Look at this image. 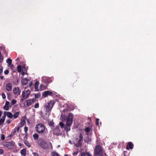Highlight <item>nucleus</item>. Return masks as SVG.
I'll list each match as a JSON object with an SVG mask.
<instances>
[{
	"label": "nucleus",
	"instance_id": "f257e3e1",
	"mask_svg": "<svg viewBox=\"0 0 156 156\" xmlns=\"http://www.w3.org/2000/svg\"><path fill=\"white\" fill-rule=\"evenodd\" d=\"M37 143L39 146L44 149H47L49 147V146L46 140L42 138H40L37 140Z\"/></svg>",
	"mask_w": 156,
	"mask_h": 156
},
{
	"label": "nucleus",
	"instance_id": "f03ea898",
	"mask_svg": "<svg viewBox=\"0 0 156 156\" xmlns=\"http://www.w3.org/2000/svg\"><path fill=\"white\" fill-rule=\"evenodd\" d=\"M55 103L53 100H51L46 103L44 105V108L45 109V111L47 112H50Z\"/></svg>",
	"mask_w": 156,
	"mask_h": 156
},
{
	"label": "nucleus",
	"instance_id": "7ed1b4c3",
	"mask_svg": "<svg viewBox=\"0 0 156 156\" xmlns=\"http://www.w3.org/2000/svg\"><path fill=\"white\" fill-rule=\"evenodd\" d=\"M94 156H102L103 152L101 147L100 145H97L95 147Z\"/></svg>",
	"mask_w": 156,
	"mask_h": 156
},
{
	"label": "nucleus",
	"instance_id": "20e7f679",
	"mask_svg": "<svg viewBox=\"0 0 156 156\" xmlns=\"http://www.w3.org/2000/svg\"><path fill=\"white\" fill-rule=\"evenodd\" d=\"M35 129L36 131L39 133H42L45 131V126L43 124L39 123L36 125Z\"/></svg>",
	"mask_w": 156,
	"mask_h": 156
},
{
	"label": "nucleus",
	"instance_id": "39448f33",
	"mask_svg": "<svg viewBox=\"0 0 156 156\" xmlns=\"http://www.w3.org/2000/svg\"><path fill=\"white\" fill-rule=\"evenodd\" d=\"M73 115L72 113H70L67 118L66 120V125L67 126H71L73 122Z\"/></svg>",
	"mask_w": 156,
	"mask_h": 156
},
{
	"label": "nucleus",
	"instance_id": "423d86ee",
	"mask_svg": "<svg viewBox=\"0 0 156 156\" xmlns=\"http://www.w3.org/2000/svg\"><path fill=\"white\" fill-rule=\"evenodd\" d=\"M30 93V91L29 90H24L22 94V98L20 100V102H22L25 99L27 98Z\"/></svg>",
	"mask_w": 156,
	"mask_h": 156
},
{
	"label": "nucleus",
	"instance_id": "0eeeda50",
	"mask_svg": "<svg viewBox=\"0 0 156 156\" xmlns=\"http://www.w3.org/2000/svg\"><path fill=\"white\" fill-rule=\"evenodd\" d=\"M79 138V139L77 138H76V140L77 143L75 145V146L78 147H81L82 144L81 142L83 140V136L81 133H80V134Z\"/></svg>",
	"mask_w": 156,
	"mask_h": 156
},
{
	"label": "nucleus",
	"instance_id": "6e6552de",
	"mask_svg": "<svg viewBox=\"0 0 156 156\" xmlns=\"http://www.w3.org/2000/svg\"><path fill=\"white\" fill-rule=\"evenodd\" d=\"M53 134L54 135H56L57 136L61 135V130L59 127H56L53 130Z\"/></svg>",
	"mask_w": 156,
	"mask_h": 156
},
{
	"label": "nucleus",
	"instance_id": "1a4fd4ad",
	"mask_svg": "<svg viewBox=\"0 0 156 156\" xmlns=\"http://www.w3.org/2000/svg\"><path fill=\"white\" fill-rule=\"evenodd\" d=\"M20 126H18L17 128L15 127L14 129L12 130L11 134L9 135V137H12L14 136L16 132L18 133L20 129Z\"/></svg>",
	"mask_w": 156,
	"mask_h": 156
},
{
	"label": "nucleus",
	"instance_id": "9d476101",
	"mask_svg": "<svg viewBox=\"0 0 156 156\" xmlns=\"http://www.w3.org/2000/svg\"><path fill=\"white\" fill-rule=\"evenodd\" d=\"M13 91L15 95H19L20 94L21 90H20L19 88L17 87H14L13 89Z\"/></svg>",
	"mask_w": 156,
	"mask_h": 156
},
{
	"label": "nucleus",
	"instance_id": "9b49d317",
	"mask_svg": "<svg viewBox=\"0 0 156 156\" xmlns=\"http://www.w3.org/2000/svg\"><path fill=\"white\" fill-rule=\"evenodd\" d=\"M42 81L46 84H49L51 82V78L44 77L42 78Z\"/></svg>",
	"mask_w": 156,
	"mask_h": 156
},
{
	"label": "nucleus",
	"instance_id": "f8f14e48",
	"mask_svg": "<svg viewBox=\"0 0 156 156\" xmlns=\"http://www.w3.org/2000/svg\"><path fill=\"white\" fill-rule=\"evenodd\" d=\"M52 93L50 91H45L42 93V96L45 98L47 97L48 95L52 96Z\"/></svg>",
	"mask_w": 156,
	"mask_h": 156
},
{
	"label": "nucleus",
	"instance_id": "ddd939ff",
	"mask_svg": "<svg viewBox=\"0 0 156 156\" xmlns=\"http://www.w3.org/2000/svg\"><path fill=\"white\" fill-rule=\"evenodd\" d=\"M134 146L133 144L131 142H129L126 145V149L129 150L130 149H133Z\"/></svg>",
	"mask_w": 156,
	"mask_h": 156
},
{
	"label": "nucleus",
	"instance_id": "4468645a",
	"mask_svg": "<svg viewBox=\"0 0 156 156\" xmlns=\"http://www.w3.org/2000/svg\"><path fill=\"white\" fill-rule=\"evenodd\" d=\"M26 118V116H23L21 118L20 121V124L21 127L23 126L24 123H25Z\"/></svg>",
	"mask_w": 156,
	"mask_h": 156
},
{
	"label": "nucleus",
	"instance_id": "2eb2a0df",
	"mask_svg": "<svg viewBox=\"0 0 156 156\" xmlns=\"http://www.w3.org/2000/svg\"><path fill=\"white\" fill-rule=\"evenodd\" d=\"M12 88V86L11 83H9L7 84L6 86V89L7 91H11Z\"/></svg>",
	"mask_w": 156,
	"mask_h": 156
},
{
	"label": "nucleus",
	"instance_id": "dca6fc26",
	"mask_svg": "<svg viewBox=\"0 0 156 156\" xmlns=\"http://www.w3.org/2000/svg\"><path fill=\"white\" fill-rule=\"evenodd\" d=\"M9 104L8 101H6L5 102V105L3 107V109L6 111L8 110L9 106Z\"/></svg>",
	"mask_w": 156,
	"mask_h": 156
},
{
	"label": "nucleus",
	"instance_id": "f3484780",
	"mask_svg": "<svg viewBox=\"0 0 156 156\" xmlns=\"http://www.w3.org/2000/svg\"><path fill=\"white\" fill-rule=\"evenodd\" d=\"M5 117L6 114L5 113L4 114V115L2 117V118L0 119V126L2 125L4 122Z\"/></svg>",
	"mask_w": 156,
	"mask_h": 156
},
{
	"label": "nucleus",
	"instance_id": "a211bd4d",
	"mask_svg": "<svg viewBox=\"0 0 156 156\" xmlns=\"http://www.w3.org/2000/svg\"><path fill=\"white\" fill-rule=\"evenodd\" d=\"M28 82V80L27 78H23L21 80L22 83L23 85H26Z\"/></svg>",
	"mask_w": 156,
	"mask_h": 156
},
{
	"label": "nucleus",
	"instance_id": "6ab92c4d",
	"mask_svg": "<svg viewBox=\"0 0 156 156\" xmlns=\"http://www.w3.org/2000/svg\"><path fill=\"white\" fill-rule=\"evenodd\" d=\"M5 113H7V115L8 116V117L10 118H12L13 115L11 112H5L4 114L5 113Z\"/></svg>",
	"mask_w": 156,
	"mask_h": 156
},
{
	"label": "nucleus",
	"instance_id": "aec40b11",
	"mask_svg": "<svg viewBox=\"0 0 156 156\" xmlns=\"http://www.w3.org/2000/svg\"><path fill=\"white\" fill-rule=\"evenodd\" d=\"M21 154L23 156H26V150L25 149H23L20 151Z\"/></svg>",
	"mask_w": 156,
	"mask_h": 156
},
{
	"label": "nucleus",
	"instance_id": "412c9836",
	"mask_svg": "<svg viewBox=\"0 0 156 156\" xmlns=\"http://www.w3.org/2000/svg\"><path fill=\"white\" fill-rule=\"evenodd\" d=\"M39 84V82L38 81H37L35 83V89L36 91H38V86Z\"/></svg>",
	"mask_w": 156,
	"mask_h": 156
},
{
	"label": "nucleus",
	"instance_id": "4be33fe9",
	"mask_svg": "<svg viewBox=\"0 0 156 156\" xmlns=\"http://www.w3.org/2000/svg\"><path fill=\"white\" fill-rule=\"evenodd\" d=\"M26 101L27 103V107L33 104V103L31 101V99L27 100Z\"/></svg>",
	"mask_w": 156,
	"mask_h": 156
},
{
	"label": "nucleus",
	"instance_id": "5701e85b",
	"mask_svg": "<svg viewBox=\"0 0 156 156\" xmlns=\"http://www.w3.org/2000/svg\"><path fill=\"white\" fill-rule=\"evenodd\" d=\"M81 156H92V155L89 152H84L81 154Z\"/></svg>",
	"mask_w": 156,
	"mask_h": 156
},
{
	"label": "nucleus",
	"instance_id": "b1692460",
	"mask_svg": "<svg viewBox=\"0 0 156 156\" xmlns=\"http://www.w3.org/2000/svg\"><path fill=\"white\" fill-rule=\"evenodd\" d=\"M33 137L34 140H38L39 136L37 133H35L33 135Z\"/></svg>",
	"mask_w": 156,
	"mask_h": 156
},
{
	"label": "nucleus",
	"instance_id": "393cba45",
	"mask_svg": "<svg viewBox=\"0 0 156 156\" xmlns=\"http://www.w3.org/2000/svg\"><path fill=\"white\" fill-rule=\"evenodd\" d=\"M10 143L9 142H7L5 144V146L7 147L8 148H11V147L10 145Z\"/></svg>",
	"mask_w": 156,
	"mask_h": 156
},
{
	"label": "nucleus",
	"instance_id": "a878e982",
	"mask_svg": "<svg viewBox=\"0 0 156 156\" xmlns=\"http://www.w3.org/2000/svg\"><path fill=\"white\" fill-rule=\"evenodd\" d=\"M6 62L9 65H11L12 60L10 58H8L6 60Z\"/></svg>",
	"mask_w": 156,
	"mask_h": 156
},
{
	"label": "nucleus",
	"instance_id": "bb28decb",
	"mask_svg": "<svg viewBox=\"0 0 156 156\" xmlns=\"http://www.w3.org/2000/svg\"><path fill=\"white\" fill-rule=\"evenodd\" d=\"M24 143L27 147H31L30 144L28 141H25Z\"/></svg>",
	"mask_w": 156,
	"mask_h": 156
},
{
	"label": "nucleus",
	"instance_id": "cd10ccee",
	"mask_svg": "<svg viewBox=\"0 0 156 156\" xmlns=\"http://www.w3.org/2000/svg\"><path fill=\"white\" fill-rule=\"evenodd\" d=\"M19 113L18 112H16L13 115V117L14 119L16 118L18 116Z\"/></svg>",
	"mask_w": 156,
	"mask_h": 156
},
{
	"label": "nucleus",
	"instance_id": "c85d7f7f",
	"mask_svg": "<svg viewBox=\"0 0 156 156\" xmlns=\"http://www.w3.org/2000/svg\"><path fill=\"white\" fill-rule=\"evenodd\" d=\"M22 68L20 65H18L17 67V71L19 73H20L21 71Z\"/></svg>",
	"mask_w": 156,
	"mask_h": 156
},
{
	"label": "nucleus",
	"instance_id": "c756f323",
	"mask_svg": "<svg viewBox=\"0 0 156 156\" xmlns=\"http://www.w3.org/2000/svg\"><path fill=\"white\" fill-rule=\"evenodd\" d=\"M65 129L67 131H68L70 130V126H66L65 127Z\"/></svg>",
	"mask_w": 156,
	"mask_h": 156
},
{
	"label": "nucleus",
	"instance_id": "7c9ffc66",
	"mask_svg": "<svg viewBox=\"0 0 156 156\" xmlns=\"http://www.w3.org/2000/svg\"><path fill=\"white\" fill-rule=\"evenodd\" d=\"M48 125L50 126L54 127V122H48Z\"/></svg>",
	"mask_w": 156,
	"mask_h": 156
},
{
	"label": "nucleus",
	"instance_id": "2f4dec72",
	"mask_svg": "<svg viewBox=\"0 0 156 156\" xmlns=\"http://www.w3.org/2000/svg\"><path fill=\"white\" fill-rule=\"evenodd\" d=\"M90 130V128L89 127H87L85 129V131L86 132L89 133Z\"/></svg>",
	"mask_w": 156,
	"mask_h": 156
},
{
	"label": "nucleus",
	"instance_id": "473e14b6",
	"mask_svg": "<svg viewBox=\"0 0 156 156\" xmlns=\"http://www.w3.org/2000/svg\"><path fill=\"white\" fill-rule=\"evenodd\" d=\"M12 105H13L16 103V101L14 99H13L11 102Z\"/></svg>",
	"mask_w": 156,
	"mask_h": 156
},
{
	"label": "nucleus",
	"instance_id": "72a5a7b5",
	"mask_svg": "<svg viewBox=\"0 0 156 156\" xmlns=\"http://www.w3.org/2000/svg\"><path fill=\"white\" fill-rule=\"evenodd\" d=\"M35 98H39L41 97V94L40 93H38L35 94Z\"/></svg>",
	"mask_w": 156,
	"mask_h": 156
},
{
	"label": "nucleus",
	"instance_id": "f704fd0d",
	"mask_svg": "<svg viewBox=\"0 0 156 156\" xmlns=\"http://www.w3.org/2000/svg\"><path fill=\"white\" fill-rule=\"evenodd\" d=\"M59 125L62 128H63L64 127V124L62 122H60L59 123Z\"/></svg>",
	"mask_w": 156,
	"mask_h": 156
},
{
	"label": "nucleus",
	"instance_id": "c9c22d12",
	"mask_svg": "<svg viewBox=\"0 0 156 156\" xmlns=\"http://www.w3.org/2000/svg\"><path fill=\"white\" fill-rule=\"evenodd\" d=\"M9 142L10 143V144L11 146H14L15 144V143L13 141H11Z\"/></svg>",
	"mask_w": 156,
	"mask_h": 156
},
{
	"label": "nucleus",
	"instance_id": "e433bc0d",
	"mask_svg": "<svg viewBox=\"0 0 156 156\" xmlns=\"http://www.w3.org/2000/svg\"><path fill=\"white\" fill-rule=\"evenodd\" d=\"M1 139L2 140H3L5 139V136L3 134H2L1 136Z\"/></svg>",
	"mask_w": 156,
	"mask_h": 156
},
{
	"label": "nucleus",
	"instance_id": "4c0bfd02",
	"mask_svg": "<svg viewBox=\"0 0 156 156\" xmlns=\"http://www.w3.org/2000/svg\"><path fill=\"white\" fill-rule=\"evenodd\" d=\"M2 50L3 52L5 54L6 56H7L8 55V53L6 51V50H5V49L3 48Z\"/></svg>",
	"mask_w": 156,
	"mask_h": 156
},
{
	"label": "nucleus",
	"instance_id": "58836bf2",
	"mask_svg": "<svg viewBox=\"0 0 156 156\" xmlns=\"http://www.w3.org/2000/svg\"><path fill=\"white\" fill-rule=\"evenodd\" d=\"M28 128L26 126V127H24V131L26 134L27 133V132L28 131Z\"/></svg>",
	"mask_w": 156,
	"mask_h": 156
},
{
	"label": "nucleus",
	"instance_id": "ea45409f",
	"mask_svg": "<svg viewBox=\"0 0 156 156\" xmlns=\"http://www.w3.org/2000/svg\"><path fill=\"white\" fill-rule=\"evenodd\" d=\"M9 66H10V69L12 70H13L14 69V66L13 64H11V65H9Z\"/></svg>",
	"mask_w": 156,
	"mask_h": 156
},
{
	"label": "nucleus",
	"instance_id": "a19ab883",
	"mask_svg": "<svg viewBox=\"0 0 156 156\" xmlns=\"http://www.w3.org/2000/svg\"><path fill=\"white\" fill-rule=\"evenodd\" d=\"M99 120L98 119H96V125L97 126H98L99 125Z\"/></svg>",
	"mask_w": 156,
	"mask_h": 156
},
{
	"label": "nucleus",
	"instance_id": "79ce46f5",
	"mask_svg": "<svg viewBox=\"0 0 156 156\" xmlns=\"http://www.w3.org/2000/svg\"><path fill=\"white\" fill-rule=\"evenodd\" d=\"M53 156H60V155L57 153L53 152L52 153Z\"/></svg>",
	"mask_w": 156,
	"mask_h": 156
},
{
	"label": "nucleus",
	"instance_id": "37998d69",
	"mask_svg": "<svg viewBox=\"0 0 156 156\" xmlns=\"http://www.w3.org/2000/svg\"><path fill=\"white\" fill-rule=\"evenodd\" d=\"M124 155V156H129V154L126 151H124L123 152Z\"/></svg>",
	"mask_w": 156,
	"mask_h": 156
},
{
	"label": "nucleus",
	"instance_id": "c03bdc74",
	"mask_svg": "<svg viewBox=\"0 0 156 156\" xmlns=\"http://www.w3.org/2000/svg\"><path fill=\"white\" fill-rule=\"evenodd\" d=\"M2 98L3 99H5L6 98V96L5 94L4 93H2Z\"/></svg>",
	"mask_w": 156,
	"mask_h": 156
},
{
	"label": "nucleus",
	"instance_id": "a18cd8bd",
	"mask_svg": "<svg viewBox=\"0 0 156 156\" xmlns=\"http://www.w3.org/2000/svg\"><path fill=\"white\" fill-rule=\"evenodd\" d=\"M34 108H38L39 107V105L38 103L34 105Z\"/></svg>",
	"mask_w": 156,
	"mask_h": 156
},
{
	"label": "nucleus",
	"instance_id": "49530a36",
	"mask_svg": "<svg viewBox=\"0 0 156 156\" xmlns=\"http://www.w3.org/2000/svg\"><path fill=\"white\" fill-rule=\"evenodd\" d=\"M4 73L5 74L7 75L9 73V71L8 70H6L4 71Z\"/></svg>",
	"mask_w": 156,
	"mask_h": 156
},
{
	"label": "nucleus",
	"instance_id": "de8ad7c7",
	"mask_svg": "<svg viewBox=\"0 0 156 156\" xmlns=\"http://www.w3.org/2000/svg\"><path fill=\"white\" fill-rule=\"evenodd\" d=\"M7 97L8 98H11V95L10 93H7Z\"/></svg>",
	"mask_w": 156,
	"mask_h": 156
},
{
	"label": "nucleus",
	"instance_id": "09e8293b",
	"mask_svg": "<svg viewBox=\"0 0 156 156\" xmlns=\"http://www.w3.org/2000/svg\"><path fill=\"white\" fill-rule=\"evenodd\" d=\"M61 116V118L62 119V120H64L65 119V115H62V114Z\"/></svg>",
	"mask_w": 156,
	"mask_h": 156
},
{
	"label": "nucleus",
	"instance_id": "8fccbe9b",
	"mask_svg": "<svg viewBox=\"0 0 156 156\" xmlns=\"http://www.w3.org/2000/svg\"><path fill=\"white\" fill-rule=\"evenodd\" d=\"M3 67L2 66H0V74H1L2 72Z\"/></svg>",
	"mask_w": 156,
	"mask_h": 156
},
{
	"label": "nucleus",
	"instance_id": "3c124183",
	"mask_svg": "<svg viewBox=\"0 0 156 156\" xmlns=\"http://www.w3.org/2000/svg\"><path fill=\"white\" fill-rule=\"evenodd\" d=\"M32 85H33V83H32V82H30V83L29 85V87L30 88H31V87L32 86Z\"/></svg>",
	"mask_w": 156,
	"mask_h": 156
},
{
	"label": "nucleus",
	"instance_id": "603ef678",
	"mask_svg": "<svg viewBox=\"0 0 156 156\" xmlns=\"http://www.w3.org/2000/svg\"><path fill=\"white\" fill-rule=\"evenodd\" d=\"M4 152L3 150L2 149H0V154H2Z\"/></svg>",
	"mask_w": 156,
	"mask_h": 156
},
{
	"label": "nucleus",
	"instance_id": "864d4df0",
	"mask_svg": "<svg viewBox=\"0 0 156 156\" xmlns=\"http://www.w3.org/2000/svg\"><path fill=\"white\" fill-rule=\"evenodd\" d=\"M11 122V121L10 119H8L6 121V123H7L8 124H9Z\"/></svg>",
	"mask_w": 156,
	"mask_h": 156
},
{
	"label": "nucleus",
	"instance_id": "5fc2aeb1",
	"mask_svg": "<svg viewBox=\"0 0 156 156\" xmlns=\"http://www.w3.org/2000/svg\"><path fill=\"white\" fill-rule=\"evenodd\" d=\"M31 101L33 104L36 101V99L35 98H33L32 99H31Z\"/></svg>",
	"mask_w": 156,
	"mask_h": 156
},
{
	"label": "nucleus",
	"instance_id": "6e6d98bb",
	"mask_svg": "<svg viewBox=\"0 0 156 156\" xmlns=\"http://www.w3.org/2000/svg\"><path fill=\"white\" fill-rule=\"evenodd\" d=\"M33 154L35 156H38V155L37 153L34 152L33 153Z\"/></svg>",
	"mask_w": 156,
	"mask_h": 156
},
{
	"label": "nucleus",
	"instance_id": "4d7b16f0",
	"mask_svg": "<svg viewBox=\"0 0 156 156\" xmlns=\"http://www.w3.org/2000/svg\"><path fill=\"white\" fill-rule=\"evenodd\" d=\"M44 87V86L42 84L40 85V88H43Z\"/></svg>",
	"mask_w": 156,
	"mask_h": 156
},
{
	"label": "nucleus",
	"instance_id": "13d9d810",
	"mask_svg": "<svg viewBox=\"0 0 156 156\" xmlns=\"http://www.w3.org/2000/svg\"><path fill=\"white\" fill-rule=\"evenodd\" d=\"M1 52L0 51V62H1L2 60V58H1Z\"/></svg>",
	"mask_w": 156,
	"mask_h": 156
},
{
	"label": "nucleus",
	"instance_id": "bf43d9fd",
	"mask_svg": "<svg viewBox=\"0 0 156 156\" xmlns=\"http://www.w3.org/2000/svg\"><path fill=\"white\" fill-rule=\"evenodd\" d=\"M0 77L1 80H2L4 78V76H0Z\"/></svg>",
	"mask_w": 156,
	"mask_h": 156
},
{
	"label": "nucleus",
	"instance_id": "052dcab7",
	"mask_svg": "<svg viewBox=\"0 0 156 156\" xmlns=\"http://www.w3.org/2000/svg\"><path fill=\"white\" fill-rule=\"evenodd\" d=\"M18 145L20 147H21L22 145L20 143H19L18 144Z\"/></svg>",
	"mask_w": 156,
	"mask_h": 156
},
{
	"label": "nucleus",
	"instance_id": "680f3d73",
	"mask_svg": "<svg viewBox=\"0 0 156 156\" xmlns=\"http://www.w3.org/2000/svg\"><path fill=\"white\" fill-rule=\"evenodd\" d=\"M2 113V111H0V117H1Z\"/></svg>",
	"mask_w": 156,
	"mask_h": 156
},
{
	"label": "nucleus",
	"instance_id": "e2e57ef3",
	"mask_svg": "<svg viewBox=\"0 0 156 156\" xmlns=\"http://www.w3.org/2000/svg\"><path fill=\"white\" fill-rule=\"evenodd\" d=\"M49 143V144H50V145L51 146V147H52V144H51V142H50Z\"/></svg>",
	"mask_w": 156,
	"mask_h": 156
},
{
	"label": "nucleus",
	"instance_id": "0e129e2a",
	"mask_svg": "<svg viewBox=\"0 0 156 156\" xmlns=\"http://www.w3.org/2000/svg\"><path fill=\"white\" fill-rule=\"evenodd\" d=\"M27 87H28L27 86H26V87H25V88H24V90L26 89L27 88Z\"/></svg>",
	"mask_w": 156,
	"mask_h": 156
},
{
	"label": "nucleus",
	"instance_id": "69168bd1",
	"mask_svg": "<svg viewBox=\"0 0 156 156\" xmlns=\"http://www.w3.org/2000/svg\"><path fill=\"white\" fill-rule=\"evenodd\" d=\"M27 123L29 124L30 122H29V120L28 119H27Z\"/></svg>",
	"mask_w": 156,
	"mask_h": 156
},
{
	"label": "nucleus",
	"instance_id": "338daca9",
	"mask_svg": "<svg viewBox=\"0 0 156 156\" xmlns=\"http://www.w3.org/2000/svg\"><path fill=\"white\" fill-rule=\"evenodd\" d=\"M66 111V110H65V109H64V110H63V112H65V111Z\"/></svg>",
	"mask_w": 156,
	"mask_h": 156
},
{
	"label": "nucleus",
	"instance_id": "774afa93",
	"mask_svg": "<svg viewBox=\"0 0 156 156\" xmlns=\"http://www.w3.org/2000/svg\"><path fill=\"white\" fill-rule=\"evenodd\" d=\"M64 156H68L67 154H65Z\"/></svg>",
	"mask_w": 156,
	"mask_h": 156
}]
</instances>
